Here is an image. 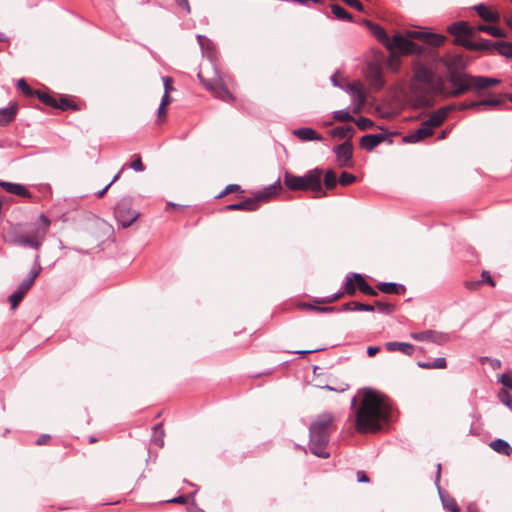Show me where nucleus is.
Wrapping results in <instances>:
<instances>
[{"mask_svg": "<svg viewBox=\"0 0 512 512\" xmlns=\"http://www.w3.org/2000/svg\"><path fill=\"white\" fill-rule=\"evenodd\" d=\"M390 405L387 398L372 389H365L356 411L355 428L360 433L376 432L388 420Z\"/></svg>", "mask_w": 512, "mask_h": 512, "instance_id": "obj_1", "label": "nucleus"}, {"mask_svg": "<svg viewBox=\"0 0 512 512\" xmlns=\"http://www.w3.org/2000/svg\"><path fill=\"white\" fill-rule=\"evenodd\" d=\"M409 90L417 105L427 106L434 96L445 93V84L441 77L435 76L432 69L417 62L413 66Z\"/></svg>", "mask_w": 512, "mask_h": 512, "instance_id": "obj_2", "label": "nucleus"}, {"mask_svg": "<svg viewBox=\"0 0 512 512\" xmlns=\"http://www.w3.org/2000/svg\"><path fill=\"white\" fill-rule=\"evenodd\" d=\"M334 416L330 412L319 414L309 427V449L320 458H328L327 446L333 428Z\"/></svg>", "mask_w": 512, "mask_h": 512, "instance_id": "obj_3", "label": "nucleus"}, {"mask_svg": "<svg viewBox=\"0 0 512 512\" xmlns=\"http://www.w3.org/2000/svg\"><path fill=\"white\" fill-rule=\"evenodd\" d=\"M322 171L318 168L308 171L304 176H295L288 172L284 176V184L293 191L310 190L315 193V197L326 195L321 185Z\"/></svg>", "mask_w": 512, "mask_h": 512, "instance_id": "obj_4", "label": "nucleus"}, {"mask_svg": "<svg viewBox=\"0 0 512 512\" xmlns=\"http://www.w3.org/2000/svg\"><path fill=\"white\" fill-rule=\"evenodd\" d=\"M448 81L453 89L447 90L445 88V93H442V96L445 97H458L471 89H475V76L466 73L448 75Z\"/></svg>", "mask_w": 512, "mask_h": 512, "instance_id": "obj_5", "label": "nucleus"}, {"mask_svg": "<svg viewBox=\"0 0 512 512\" xmlns=\"http://www.w3.org/2000/svg\"><path fill=\"white\" fill-rule=\"evenodd\" d=\"M41 269L42 268L39 262V255H37L35 259V266L30 270L27 277L23 279V281L20 283L17 289L9 296V302L13 309L19 305L25 294L32 287L35 279L40 274Z\"/></svg>", "mask_w": 512, "mask_h": 512, "instance_id": "obj_6", "label": "nucleus"}, {"mask_svg": "<svg viewBox=\"0 0 512 512\" xmlns=\"http://www.w3.org/2000/svg\"><path fill=\"white\" fill-rule=\"evenodd\" d=\"M132 199L130 197H124L118 201L114 209V215L119 225L123 228L129 227L137 218L140 213L133 210Z\"/></svg>", "mask_w": 512, "mask_h": 512, "instance_id": "obj_7", "label": "nucleus"}, {"mask_svg": "<svg viewBox=\"0 0 512 512\" xmlns=\"http://www.w3.org/2000/svg\"><path fill=\"white\" fill-rule=\"evenodd\" d=\"M49 226L50 220L44 214H41L38 218V222L32 224L28 231V235L32 238V240L37 242L38 249L46 237Z\"/></svg>", "mask_w": 512, "mask_h": 512, "instance_id": "obj_8", "label": "nucleus"}, {"mask_svg": "<svg viewBox=\"0 0 512 512\" xmlns=\"http://www.w3.org/2000/svg\"><path fill=\"white\" fill-rule=\"evenodd\" d=\"M198 78L201 80L203 85H205V87L214 94L216 98L225 102L234 101V96L226 87L223 86L220 81L205 80L203 79L201 73H198Z\"/></svg>", "mask_w": 512, "mask_h": 512, "instance_id": "obj_9", "label": "nucleus"}, {"mask_svg": "<svg viewBox=\"0 0 512 512\" xmlns=\"http://www.w3.org/2000/svg\"><path fill=\"white\" fill-rule=\"evenodd\" d=\"M387 48L389 50L397 49L401 53L404 54H412L417 52L418 45L407 39L401 34H396L392 39H389L387 43Z\"/></svg>", "mask_w": 512, "mask_h": 512, "instance_id": "obj_10", "label": "nucleus"}, {"mask_svg": "<svg viewBox=\"0 0 512 512\" xmlns=\"http://www.w3.org/2000/svg\"><path fill=\"white\" fill-rule=\"evenodd\" d=\"M334 153L339 167H347L350 165L353 156V145L350 141L334 147Z\"/></svg>", "mask_w": 512, "mask_h": 512, "instance_id": "obj_11", "label": "nucleus"}, {"mask_svg": "<svg viewBox=\"0 0 512 512\" xmlns=\"http://www.w3.org/2000/svg\"><path fill=\"white\" fill-rule=\"evenodd\" d=\"M411 337L416 341H429L438 345H443L450 339L448 334L433 330L412 333Z\"/></svg>", "mask_w": 512, "mask_h": 512, "instance_id": "obj_12", "label": "nucleus"}, {"mask_svg": "<svg viewBox=\"0 0 512 512\" xmlns=\"http://www.w3.org/2000/svg\"><path fill=\"white\" fill-rule=\"evenodd\" d=\"M440 62L447 68L448 75L461 73L460 70L465 66L464 59L459 54H448L440 57Z\"/></svg>", "mask_w": 512, "mask_h": 512, "instance_id": "obj_13", "label": "nucleus"}, {"mask_svg": "<svg viewBox=\"0 0 512 512\" xmlns=\"http://www.w3.org/2000/svg\"><path fill=\"white\" fill-rule=\"evenodd\" d=\"M456 108V105L447 106L441 109H438L437 111H434L429 118L424 121L425 124L428 125L431 129L433 127L440 126L445 119L447 118L449 112Z\"/></svg>", "mask_w": 512, "mask_h": 512, "instance_id": "obj_14", "label": "nucleus"}, {"mask_svg": "<svg viewBox=\"0 0 512 512\" xmlns=\"http://www.w3.org/2000/svg\"><path fill=\"white\" fill-rule=\"evenodd\" d=\"M440 471H441V464H438L437 465V473H436V484H437V487L439 490V495H440V499L443 504V507L450 512H460V508H459L456 500L452 496L443 493L440 490V487L438 486V481L440 479Z\"/></svg>", "mask_w": 512, "mask_h": 512, "instance_id": "obj_15", "label": "nucleus"}, {"mask_svg": "<svg viewBox=\"0 0 512 512\" xmlns=\"http://www.w3.org/2000/svg\"><path fill=\"white\" fill-rule=\"evenodd\" d=\"M353 274L354 273H348L345 277V282H344V293H346L350 296H353L356 293V288H357ZM342 295H343V292H340V293H337L330 297H327L326 299H324L321 302L322 303H331V302L337 300L338 298H340Z\"/></svg>", "mask_w": 512, "mask_h": 512, "instance_id": "obj_16", "label": "nucleus"}, {"mask_svg": "<svg viewBox=\"0 0 512 512\" xmlns=\"http://www.w3.org/2000/svg\"><path fill=\"white\" fill-rule=\"evenodd\" d=\"M462 45L465 48L473 51H490L497 49L496 42H493L489 39H480L478 41L466 40L463 41Z\"/></svg>", "mask_w": 512, "mask_h": 512, "instance_id": "obj_17", "label": "nucleus"}, {"mask_svg": "<svg viewBox=\"0 0 512 512\" xmlns=\"http://www.w3.org/2000/svg\"><path fill=\"white\" fill-rule=\"evenodd\" d=\"M367 76L369 78L371 86L374 89L379 90L384 86L385 81L383 78L382 70L378 65L370 64L368 66Z\"/></svg>", "mask_w": 512, "mask_h": 512, "instance_id": "obj_18", "label": "nucleus"}, {"mask_svg": "<svg viewBox=\"0 0 512 512\" xmlns=\"http://www.w3.org/2000/svg\"><path fill=\"white\" fill-rule=\"evenodd\" d=\"M282 189L280 181H276L275 183L269 185L261 191H258L254 198L259 204L260 202H266L274 197L280 190Z\"/></svg>", "mask_w": 512, "mask_h": 512, "instance_id": "obj_19", "label": "nucleus"}, {"mask_svg": "<svg viewBox=\"0 0 512 512\" xmlns=\"http://www.w3.org/2000/svg\"><path fill=\"white\" fill-rule=\"evenodd\" d=\"M386 139L384 134H367L360 139V147L371 151Z\"/></svg>", "mask_w": 512, "mask_h": 512, "instance_id": "obj_20", "label": "nucleus"}, {"mask_svg": "<svg viewBox=\"0 0 512 512\" xmlns=\"http://www.w3.org/2000/svg\"><path fill=\"white\" fill-rule=\"evenodd\" d=\"M433 133V130L428 127L427 124L424 122L421 124V126L416 129L415 131L411 132L407 136L404 137V140L408 143H417L429 136H431Z\"/></svg>", "mask_w": 512, "mask_h": 512, "instance_id": "obj_21", "label": "nucleus"}, {"mask_svg": "<svg viewBox=\"0 0 512 512\" xmlns=\"http://www.w3.org/2000/svg\"><path fill=\"white\" fill-rule=\"evenodd\" d=\"M480 18L487 22H499L500 13L487 7L485 4L480 3L473 6Z\"/></svg>", "mask_w": 512, "mask_h": 512, "instance_id": "obj_22", "label": "nucleus"}, {"mask_svg": "<svg viewBox=\"0 0 512 512\" xmlns=\"http://www.w3.org/2000/svg\"><path fill=\"white\" fill-rule=\"evenodd\" d=\"M18 105L16 102H10L5 108H0V126H7L16 118Z\"/></svg>", "mask_w": 512, "mask_h": 512, "instance_id": "obj_23", "label": "nucleus"}, {"mask_svg": "<svg viewBox=\"0 0 512 512\" xmlns=\"http://www.w3.org/2000/svg\"><path fill=\"white\" fill-rule=\"evenodd\" d=\"M408 36L411 38H423L425 41L433 46H440L444 43L445 37L437 34H429L426 32L409 31Z\"/></svg>", "mask_w": 512, "mask_h": 512, "instance_id": "obj_24", "label": "nucleus"}, {"mask_svg": "<svg viewBox=\"0 0 512 512\" xmlns=\"http://www.w3.org/2000/svg\"><path fill=\"white\" fill-rule=\"evenodd\" d=\"M449 33L455 36H472L474 33V28L471 27L467 22L465 21H458L452 23L448 27Z\"/></svg>", "mask_w": 512, "mask_h": 512, "instance_id": "obj_25", "label": "nucleus"}, {"mask_svg": "<svg viewBox=\"0 0 512 512\" xmlns=\"http://www.w3.org/2000/svg\"><path fill=\"white\" fill-rule=\"evenodd\" d=\"M0 186L6 192H8L10 194H14V195L21 196V197H30L31 196L29 190L25 186L18 184V183L1 181Z\"/></svg>", "mask_w": 512, "mask_h": 512, "instance_id": "obj_26", "label": "nucleus"}, {"mask_svg": "<svg viewBox=\"0 0 512 512\" xmlns=\"http://www.w3.org/2000/svg\"><path fill=\"white\" fill-rule=\"evenodd\" d=\"M293 134L302 141H321L323 138L314 129L303 127L293 131Z\"/></svg>", "mask_w": 512, "mask_h": 512, "instance_id": "obj_27", "label": "nucleus"}, {"mask_svg": "<svg viewBox=\"0 0 512 512\" xmlns=\"http://www.w3.org/2000/svg\"><path fill=\"white\" fill-rule=\"evenodd\" d=\"M385 348L389 352L398 351V352H401L408 356H411L414 352V346L412 344L406 343V342H396V341L387 342L385 344Z\"/></svg>", "mask_w": 512, "mask_h": 512, "instance_id": "obj_28", "label": "nucleus"}, {"mask_svg": "<svg viewBox=\"0 0 512 512\" xmlns=\"http://www.w3.org/2000/svg\"><path fill=\"white\" fill-rule=\"evenodd\" d=\"M259 208V204L255 198H248L242 202L227 205L225 209L227 211L232 210H244V211H256Z\"/></svg>", "mask_w": 512, "mask_h": 512, "instance_id": "obj_29", "label": "nucleus"}, {"mask_svg": "<svg viewBox=\"0 0 512 512\" xmlns=\"http://www.w3.org/2000/svg\"><path fill=\"white\" fill-rule=\"evenodd\" d=\"M197 40L202 50V54L212 61L215 57L213 42L209 38L201 34L197 35Z\"/></svg>", "mask_w": 512, "mask_h": 512, "instance_id": "obj_30", "label": "nucleus"}, {"mask_svg": "<svg viewBox=\"0 0 512 512\" xmlns=\"http://www.w3.org/2000/svg\"><path fill=\"white\" fill-rule=\"evenodd\" d=\"M377 288L386 294H395L400 295L405 292V287L402 284L394 283V282H382L379 283Z\"/></svg>", "mask_w": 512, "mask_h": 512, "instance_id": "obj_31", "label": "nucleus"}, {"mask_svg": "<svg viewBox=\"0 0 512 512\" xmlns=\"http://www.w3.org/2000/svg\"><path fill=\"white\" fill-rule=\"evenodd\" d=\"M353 277L355 279V283L357 285V288L364 294L369 296H377V291L371 287L363 278V276L360 273H354Z\"/></svg>", "mask_w": 512, "mask_h": 512, "instance_id": "obj_32", "label": "nucleus"}, {"mask_svg": "<svg viewBox=\"0 0 512 512\" xmlns=\"http://www.w3.org/2000/svg\"><path fill=\"white\" fill-rule=\"evenodd\" d=\"M490 447L497 453L503 454L505 456H510L512 454V447L510 444L503 439H496L490 443Z\"/></svg>", "mask_w": 512, "mask_h": 512, "instance_id": "obj_33", "label": "nucleus"}, {"mask_svg": "<svg viewBox=\"0 0 512 512\" xmlns=\"http://www.w3.org/2000/svg\"><path fill=\"white\" fill-rule=\"evenodd\" d=\"M500 83V80L497 78L485 77V76H475V89L482 90L488 87L497 85Z\"/></svg>", "mask_w": 512, "mask_h": 512, "instance_id": "obj_34", "label": "nucleus"}, {"mask_svg": "<svg viewBox=\"0 0 512 512\" xmlns=\"http://www.w3.org/2000/svg\"><path fill=\"white\" fill-rule=\"evenodd\" d=\"M366 23H367L368 27L370 28L371 32L373 33V35L379 41H381L382 43H384L387 46V43L390 38L388 37L386 31L378 24H374L370 21H367Z\"/></svg>", "mask_w": 512, "mask_h": 512, "instance_id": "obj_35", "label": "nucleus"}, {"mask_svg": "<svg viewBox=\"0 0 512 512\" xmlns=\"http://www.w3.org/2000/svg\"><path fill=\"white\" fill-rule=\"evenodd\" d=\"M343 310L373 312L375 310V307L373 305L363 304V303L356 302V301H351V302L345 303L343 305Z\"/></svg>", "mask_w": 512, "mask_h": 512, "instance_id": "obj_36", "label": "nucleus"}, {"mask_svg": "<svg viewBox=\"0 0 512 512\" xmlns=\"http://www.w3.org/2000/svg\"><path fill=\"white\" fill-rule=\"evenodd\" d=\"M503 103H504V101L500 97L484 99V100L478 101V111H482L487 108L495 109Z\"/></svg>", "mask_w": 512, "mask_h": 512, "instance_id": "obj_37", "label": "nucleus"}, {"mask_svg": "<svg viewBox=\"0 0 512 512\" xmlns=\"http://www.w3.org/2000/svg\"><path fill=\"white\" fill-rule=\"evenodd\" d=\"M354 133V128L350 125L338 126L331 131L333 137L340 139L351 138Z\"/></svg>", "mask_w": 512, "mask_h": 512, "instance_id": "obj_38", "label": "nucleus"}, {"mask_svg": "<svg viewBox=\"0 0 512 512\" xmlns=\"http://www.w3.org/2000/svg\"><path fill=\"white\" fill-rule=\"evenodd\" d=\"M477 30L480 32L488 33V34H490L494 37H498V38H502V37L506 36V33L504 32V30H502L501 28L495 27V26H491V25L480 24L477 27Z\"/></svg>", "mask_w": 512, "mask_h": 512, "instance_id": "obj_39", "label": "nucleus"}, {"mask_svg": "<svg viewBox=\"0 0 512 512\" xmlns=\"http://www.w3.org/2000/svg\"><path fill=\"white\" fill-rule=\"evenodd\" d=\"M332 13L339 20L352 21V15L338 4L331 5Z\"/></svg>", "mask_w": 512, "mask_h": 512, "instance_id": "obj_40", "label": "nucleus"}, {"mask_svg": "<svg viewBox=\"0 0 512 512\" xmlns=\"http://www.w3.org/2000/svg\"><path fill=\"white\" fill-rule=\"evenodd\" d=\"M14 245L22 247H30L38 250L37 242L33 241L32 238L27 234H21L20 237L14 241Z\"/></svg>", "mask_w": 512, "mask_h": 512, "instance_id": "obj_41", "label": "nucleus"}, {"mask_svg": "<svg viewBox=\"0 0 512 512\" xmlns=\"http://www.w3.org/2000/svg\"><path fill=\"white\" fill-rule=\"evenodd\" d=\"M497 49L496 51L505 57L512 58V43L505 41H497L496 42Z\"/></svg>", "mask_w": 512, "mask_h": 512, "instance_id": "obj_42", "label": "nucleus"}, {"mask_svg": "<svg viewBox=\"0 0 512 512\" xmlns=\"http://www.w3.org/2000/svg\"><path fill=\"white\" fill-rule=\"evenodd\" d=\"M35 93L39 100L43 102L45 105L51 106L53 108L57 107V100L50 94L41 91H36Z\"/></svg>", "mask_w": 512, "mask_h": 512, "instance_id": "obj_43", "label": "nucleus"}, {"mask_svg": "<svg viewBox=\"0 0 512 512\" xmlns=\"http://www.w3.org/2000/svg\"><path fill=\"white\" fill-rule=\"evenodd\" d=\"M337 184V176L333 170H328L324 176V185L327 189H333Z\"/></svg>", "mask_w": 512, "mask_h": 512, "instance_id": "obj_44", "label": "nucleus"}, {"mask_svg": "<svg viewBox=\"0 0 512 512\" xmlns=\"http://www.w3.org/2000/svg\"><path fill=\"white\" fill-rule=\"evenodd\" d=\"M333 117H334L335 120L340 121V122H348V121H353L354 120V118L352 117L350 112L347 111V110H337V111H334L333 112Z\"/></svg>", "mask_w": 512, "mask_h": 512, "instance_id": "obj_45", "label": "nucleus"}, {"mask_svg": "<svg viewBox=\"0 0 512 512\" xmlns=\"http://www.w3.org/2000/svg\"><path fill=\"white\" fill-rule=\"evenodd\" d=\"M17 87L25 96L31 97L36 95V91H34L24 79L18 80Z\"/></svg>", "mask_w": 512, "mask_h": 512, "instance_id": "obj_46", "label": "nucleus"}, {"mask_svg": "<svg viewBox=\"0 0 512 512\" xmlns=\"http://www.w3.org/2000/svg\"><path fill=\"white\" fill-rule=\"evenodd\" d=\"M349 90L351 91L353 97L357 99L360 105L365 102V93L359 87L350 85Z\"/></svg>", "mask_w": 512, "mask_h": 512, "instance_id": "obj_47", "label": "nucleus"}, {"mask_svg": "<svg viewBox=\"0 0 512 512\" xmlns=\"http://www.w3.org/2000/svg\"><path fill=\"white\" fill-rule=\"evenodd\" d=\"M373 306L375 307V309L377 308L378 311L383 314H390L394 310V306L392 304L384 303L381 301H376L375 305H373Z\"/></svg>", "mask_w": 512, "mask_h": 512, "instance_id": "obj_48", "label": "nucleus"}, {"mask_svg": "<svg viewBox=\"0 0 512 512\" xmlns=\"http://www.w3.org/2000/svg\"><path fill=\"white\" fill-rule=\"evenodd\" d=\"M498 397L504 405L512 408V396L505 388L500 390Z\"/></svg>", "mask_w": 512, "mask_h": 512, "instance_id": "obj_49", "label": "nucleus"}, {"mask_svg": "<svg viewBox=\"0 0 512 512\" xmlns=\"http://www.w3.org/2000/svg\"><path fill=\"white\" fill-rule=\"evenodd\" d=\"M355 180H356V177L353 174L345 172V171L342 172L340 177H339V183L342 186L350 185L353 182H355Z\"/></svg>", "mask_w": 512, "mask_h": 512, "instance_id": "obj_50", "label": "nucleus"}, {"mask_svg": "<svg viewBox=\"0 0 512 512\" xmlns=\"http://www.w3.org/2000/svg\"><path fill=\"white\" fill-rule=\"evenodd\" d=\"M480 362L481 363H486L488 362L490 367L493 369V370H498L501 368V361L499 359H496V358H491V357H488V356H484V357H481L480 358Z\"/></svg>", "mask_w": 512, "mask_h": 512, "instance_id": "obj_51", "label": "nucleus"}, {"mask_svg": "<svg viewBox=\"0 0 512 512\" xmlns=\"http://www.w3.org/2000/svg\"><path fill=\"white\" fill-rule=\"evenodd\" d=\"M356 125L360 130H367L373 127V121L366 117H360L356 121Z\"/></svg>", "mask_w": 512, "mask_h": 512, "instance_id": "obj_52", "label": "nucleus"}, {"mask_svg": "<svg viewBox=\"0 0 512 512\" xmlns=\"http://www.w3.org/2000/svg\"><path fill=\"white\" fill-rule=\"evenodd\" d=\"M130 168L136 172H143L145 170L140 155H134V159L130 163Z\"/></svg>", "mask_w": 512, "mask_h": 512, "instance_id": "obj_53", "label": "nucleus"}, {"mask_svg": "<svg viewBox=\"0 0 512 512\" xmlns=\"http://www.w3.org/2000/svg\"><path fill=\"white\" fill-rule=\"evenodd\" d=\"M56 108H59L63 111L65 110H68V109H74L75 108V105L72 104V102L65 98V97H61L59 100H57V107Z\"/></svg>", "mask_w": 512, "mask_h": 512, "instance_id": "obj_54", "label": "nucleus"}, {"mask_svg": "<svg viewBox=\"0 0 512 512\" xmlns=\"http://www.w3.org/2000/svg\"><path fill=\"white\" fill-rule=\"evenodd\" d=\"M160 432V437H154L153 441L155 442V444H157L158 446L162 447L164 445V440L162 438L164 432L162 430V425L161 424H157L155 427H154V433H158Z\"/></svg>", "mask_w": 512, "mask_h": 512, "instance_id": "obj_55", "label": "nucleus"}, {"mask_svg": "<svg viewBox=\"0 0 512 512\" xmlns=\"http://www.w3.org/2000/svg\"><path fill=\"white\" fill-rule=\"evenodd\" d=\"M501 384L507 389H512V376L509 374H502L499 378Z\"/></svg>", "mask_w": 512, "mask_h": 512, "instance_id": "obj_56", "label": "nucleus"}, {"mask_svg": "<svg viewBox=\"0 0 512 512\" xmlns=\"http://www.w3.org/2000/svg\"><path fill=\"white\" fill-rule=\"evenodd\" d=\"M241 187L237 184H230L226 186V188L217 196L218 198H221L229 193L240 191Z\"/></svg>", "mask_w": 512, "mask_h": 512, "instance_id": "obj_57", "label": "nucleus"}, {"mask_svg": "<svg viewBox=\"0 0 512 512\" xmlns=\"http://www.w3.org/2000/svg\"><path fill=\"white\" fill-rule=\"evenodd\" d=\"M21 234H18L13 231H9L4 234V241L8 244L14 245V241L20 237Z\"/></svg>", "mask_w": 512, "mask_h": 512, "instance_id": "obj_58", "label": "nucleus"}, {"mask_svg": "<svg viewBox=\"0 0 512 512\" xmlns=\"http://www.w3.org/2000/svg\"><path fill=\"white\" fill-rule=\"evenodd\" d=\"M459 110L476 109L478 111V101L463 102L458 105Z\"/></svg>", "mask_w": 512, "mask_h": 512, "instance_id": "obj_59", "label": "nucleus"}, {"mask_svg": "<svg viewBox=\"0 0 512 512\" xmlns=\"http://www.w3.org/2000/svg\"><path fill=\"white\" fill-rule=\"evenodd\" d=\"M433 369H444L447 366L446 359L439 357L432 362Z\"/></svg>", "mask_w": 512, "mask_h": 512, "instance_id": "obj_60", "label": "nucleus"}, {"mask_svg": "<svg viewBox=\"0 0 512 512\" xmlns=\"http://www.w3.org/2000/svg\"><path fill=\"white\" fill-rule=\"evenodd\" d=\"M176 4L182 8L183 10H185L187 13H190L191 12V8H190V5H189V1L188 0H175Z\"/></svg>", "mask_w": 512, "mask_h": 512, "instance_id": "obj_61", "label": "nucleus"}, {"mask_svg": "<svg viewBox=\"0 0 512 512\" xmlns=\"http://www.w3.org/2000/svg\"><path fill=\"white\" fill-rule=\"evenodd\" d=\"M482 282H486L491 286H495V282L488 271L482 272Z\"/></svg>", "mask_w": 512, "mask_h": 512, "instance_id": "obj_62", "label": "nucleus"}, {"mask_svg": "<svg viewBox=\"0 0 512 512\" xmlns=\"http://www.w3.org/2000/svg\"><path fill=\"white\" fill-rule=\"evenodd\" d=\"M357 481L360 482V483H368L370 480H369V477L366 475V473L364 471H358L357 472Z\"/></svg>", "mask_w": 512, "mask_h": 512, "instance_id": "obj_63", "label": "nucleus"}, {"mask_svg": "<svg viewBox=\"0 0 512 512\" xmlns=\"http://www.w3.org/2000/svg\"><path fill=\"white\" fill-rule=\"evenodd\" d=\"M164 83V92L169 93V91L172 89V79L170 77H164L163 78Z\"/></svg>", "mask_w": 512, "mask_h": 512, "instance_id": "obj_64", "label": "nucleus"}]
</instances>
